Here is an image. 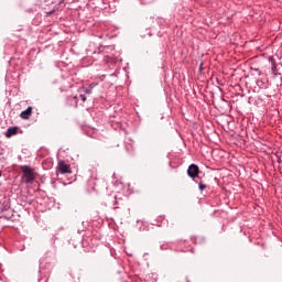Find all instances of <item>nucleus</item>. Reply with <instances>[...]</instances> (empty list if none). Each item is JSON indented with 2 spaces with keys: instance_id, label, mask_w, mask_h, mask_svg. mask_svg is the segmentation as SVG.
<instances>
[{
  "instance_id": "nucleus-6",
  "label": "nucleus",
  "mask_w": 282,
  "mask_h": 282,
  "mask_svg": "<svg viewBox=\"0 0 282 282\" xmlns=\"http://www.w3.org/2000/svg\"><path fill=\"white\" fill-rule=\"evenodd\" d=\"M45 3H58L55 6V10H58V6H62V3H65V0H44Z\"/></svg>"
},
{
  "instance_id": "nucleus-4",
  "label": "nucleus",
  "mask_w": 282,
  "mask_h": 282,
  "mask_svg": "<svg viewBox=\"0 0 282 282\" xmlns=\"http://www.w3.org/2000/svg\"><path fill=\"white\" fill-rule=\"evenodd\" d=\"M30 116H32V106L28 107L26 110L20 113V118H22V120H30Z\"/></svg>"
},
{
  "instance_id": "nucleus-10",
  "label": "nucleus",
  "mask_w": 282,
  "mask_h": 282,
  "mask_svg": "<svg viewBox=\"0 0 282 282\" xmlns=\"http://www.w3.org/2000/svg\"><path fill=\"white\" fill-rule=\"evenodd\" d=\"M86 94H91V89H87V90H86Z\"/></svg>"
},
{
  "instance_id": "nucleus-2",
  "label": "nucleus",
  "mask_w": 282,
  "mask_h": 282,
  "mask_svg": "<svg viewBox=\"0 0 282 282\" xmlns=\"http://www.w3.org/2000/svg\"><path fill=\"white\" fill-rule=\"evenodd\" d=\"M57 171H59V173H62V175L70 174L72 167L69 166V164L65 163V161H59L57 163Z\"/></svg>"
},
{
  "instance_id": "nucleus-7",
  "label": "nucleus",
  "mask_w": 282,
  "mask_h": 282,
  "mask_svg": "<svg viewBox=\"0 0 282 282\" xmlns=\"http://www.w3.org/2000/svg\"><path fill=\"white\" fill-rule=\"evenodd\" d=\"M198 188H199V191H206V184H204V183H199L198 184Z\"/></svg>"
},
{
  "instance_id": "nucleus-3",
  "label": "nucleus",
  "mask_w": 282,
  "mask_h": 282,
  "mask_svg": "<svg viewBox=\"0 0 282 282\" xmlns=\"http://www.w3.org/2000/svg\"><path fill=\"white\" fill-rule=\"evenodd\" d=\"M187 175L188 177L195 180V177L199 175V166H197L196 164H191L187 169Z\"/></svg>"
},
{
  "instance_id": "nucleus-8",
  "label": "nucleus",
  "mask_w": 282,
  "mask_h": 282,
  "mask_svg": "<svg viewBox=\"0 0 282 282\" xmlns=\"http://www.w3.org/2000/svg\"><path fill=\"white\" fill-rule=\"evenodd\" d=\"M79 97H80V99H82L83 102H86L87 97H86L85 95H80Z\"/></svg>"
},
{
  "instance_id": "nucleus-1",
  "label": "nucleus",
  "mask_w": 282,
  "mask_h": 282,
  "mask_svg": "<svg viewBox=\"0 0 282 282\" xmlns=\"http://www.w3.org/2000/svg\"><path fill=\"white\" fill-rule=\"evenodd\" d=\"M21 171L23 173L22 182H24V184H32V182H34V180L36 178L35 174H34V170H32L28 165L22 166Z\"/></svg>"
},
{
  "instance_id": "nucleus-9",
  "label": "nucleus",
  "mask_w": 282,
  "mask_h": 282,
  "mask_svg": "<svg viewBox=\"0 0 282 282\" xmlns=\"http://www.w3.org/2000/svg\"><path fill=\"white\" fill-rule=\"evenodd\" d=\"M204 69V63L200 64L199 72Z\"/></svg>"
},
{
  "instance_id": "nucleus-5",
  "label": "nucleus",
  "mask_w": 282,
  "mask_h": 282,
  "mask_svg": "<svg viewBox=\"0 0 282 282\" xmlns=\"http://www.w3.org/2000/svg\"><path fill=\"white\" fill-rule=\"evenodd\" d=\"M19 133L18 127H10L6 132V138H12V135H17Z\"/></svg>"
}]
</instances>
